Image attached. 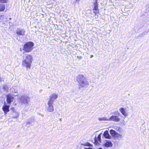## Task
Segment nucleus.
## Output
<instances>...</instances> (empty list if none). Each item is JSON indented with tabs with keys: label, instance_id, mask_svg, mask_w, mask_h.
Wrapping results in <instances>:
<instances>
[{
	"label": "nucleus",
	"instance_id": "21",
	"mask_svg": "<svg viewBox=\"0 0 149 149\" xmlns=\"http://www.w3.org/2000/svg\"><path fill=\"white\" fill-rule=\"evenodd\" d=\"M3 88L4 90L7 91L8 90V87L6 85L4 86L3 87Z\"/></svg>",
	"mask_w": 149,
	"mask_h": 149
},
{
	"label": "nucleus",
	"instance_id": "2",
	"mask_svg": "<svg viewBox=\"0 0 149 149\" xmlns=\"http://www.w3.org/2000/svg\"><path fill=\"white\" fill-rule=\"evenodd\" d=\"M76 80L78 83L79 88H86L89 85L88 82L86 80L85 77L83 75H78L77 77Z\"/></svg>",
	"mask_w": 149,
	"mask_h": 149
},
{
	"label": "nucleus",
	"instance_id": "19",
	"mask_svg": "<svg viewBox=\"0 0 149 149\" xmlns=\"http://www.w3.org/2000/svg\"><path fill=\"white\" fill-rule=\"evenodd\" d=\"M110 132V133L111 134L112 136H113L114 137L117 133V132L113 130H111Z\"/></svg>",
	"mask_w": 149,
	"mask_h": 149
},
{
	"label": "nucleus",
	"instance_id": "1",
	"mask_svg": "<svg viewBox=\"0 0 149 149\" xmlns=\"http://www.w3.org/2000/svg\"><path fill=\"white\" fill-rule=\"evenodd\" d=\"M33 60L32 56L31 55L28 54L24 56L22 63V66L26 67L27 70L30 69Z\"/></svg>",
	"mask_w": 149,
	"mask_h": 149
},
{
	"label": "nucleus",
	"instance_id": "18",
	"mask_svg": "<svg viewBox=\"0 0 149 149\" xmlns=\"http://www.w3.org/2000/svg\"><path fill=\"white\" fill-rule=\"evenodd\" d=\"M5 9V6L4 5L0 4V12L3 11Z\"/></svg>",
	"mask_w": 149,
	"mask_h": 149
},
{
	"label": "nucleus",
	"instance_id": "16",
	"mask_svg": "<svg viewBox=\"0 0 149 149\" xmlns=\"http://www.w3.org/2000/svg\"><path fill=\"white\" fill-rule=\"evenodd\" d=\"M103 136L106 138L107 139H109L111 137L108 131H106L104 132Z\"/></svg>",
	"mask_w": 149,
	"mask_h": 149
},
{
	"label": "nucleus",
	"instance_id": "26",
	"mask_svg": "<svg viewBox=\"0 0 149 149\" xmlns=\"http://www.w3.org/2000/svg\"><path fill=\"white\" fill-rule=\"evenodd\" d=\"M31 122H27L26 123V124H27V125L31 124Z\"/></svg>",
	"mask_w": 149,
	"mask_h": 149
},
{
	"label": "nucleus",
	"instance_id": "10",
	"mask_svg": "<svg viewBox=\"0 0 149 149\" xmlns=\"http://www.w3.org/2000/svg\"><path fill=\"white\" fill-rule=\"evenodd\" d=\"M10 106L7 104L6 102H4L2 108V109L5 115H6L7 113L9 112Z\"/></svg>",
	"mask_w": 149,
	"mask_h": 149
},
{
	"label": "nucleus",
	"instance_id": "27",
	"mask_svg": "<svg viewBox=\"0 0 149 149\" xmlns=\"http://www.w3.org/2000/svg\"><path fill=\"white\" fill-rule=\"evenodd\" d=\"M1 78H0V82H1Z\"/></svg>",
	"mask_w": 149,
	"mask_h": 149
},
{
	"label": "nucleus",
	"instance_id": "13",
	"mask_svg": "<svg viewBox=\"0 0 149 149\" xmlns=\"http://www.w3.org/2000/svg\"><path fill=\"white\" fill-rule=\"evenodd\" d=\"M58 96V95L55 93L52 94L49 96L50 99L49 101H51L52 102H53L54 100L57 98Z\"/></svg>",
	"mask_w": 149,
	"mask_h": 149
},
{
	"label": "nucleus",
	"instance_id": "9",
	"mask_svg": "<svg viewBox=\"0 0 149 149\" xmlns=\"http://www.w3.org/2000/svg\"><path fill=\"white\" fill-rule=\"evenodd\" d=\"M25 33V30L23 29L17 28L16 30V34L18 36H24Z\"/></svg>",
	"mask_w": 149,
	"mask_h": 149
},
{
	"label": "nucleus",
	"instance_id": "3",
	"mask_svg": "<svg viewBox=\"0 0 149 149\" xmlns=\"http://www.w3.org/2000/svg\"><path fill=\"white\" fill-rule=\"evenodd\" d=\"M33 46L34 44L33 42H28L24 45L23 50L26 52H30L33 49Z\"/></svg>",
	"mask_w": 149,
	"mask_h": 149
},
{
	"label": "nucleus",
	"instance_id": "12",
	"mask_svg": "<svg viewBox=\"0 0 149 149\" xmlns=\"http://www.w3.org/2000/svg\"><path fill=\"white\" fill-rule=\"evenodd\" d=\"M119 111L122 115L124 116H128V114L127 112V109L126 108L125 109L123 107H121Z\"/></svg>",
	"mask_w": 149,
	"mask_h": 149
},
{
	"label": "nucleus",
	"instance_id": "23",
	"mask_svg": "<svg viewBox=\"0 0 149 149\" xmlns=\"http://www.w3.org/2000/svg\"><path fill=\"white\" fill-rule=\"evenodd\" d=\"M10 110L12 111V112H14L16 111L14 107L11 108L10 109Z\"/></svg>",
	"mask_w": 149,
	"mask_h": 149
},
{
	"label": "nucleus",
	"instance_id": "11",
	"mask_svg": "<svg viewBox=\"0 0 149 149\" xmlns=\"http://www.w3.org/2000/svg\"><path fill=\"white\" fill-rule=\"evenodd\" d=\"M14 97L13 95L9 94L7 95V102L8 104H10L13 101Z\"/></svg>",
	"mask_w": 149,
	"mask_h": 149
},
{
	"label": "nucleus",
	"instance_id": "17",
	"mask_svg": "<svg viewBox=\"0 0 149 149\" xmlns=\"http://www.w3.org/2000/svg\"><path fill=\"white\" fill-rule=\"evenodd\" d=\"M98 120L99 121H109V118L105 117H103L102 118H98Z\"/></svg>",
	"mask_w": 149,
	"mask_h": 149
},
{
	"label": "nucleus",
	"instance_id": "20",
	"mask_svg": "<svg viewBox=\"0 0 149 149\" xmlns=\"http://www.w3.org/2000/svg\"><path fill=\"white\" fill-rule=\"evenodd\" d=\"M82 145L90 147H92L93 146V145L89 143H87L84 144H82Z\"/></svg>",
	"mask_w": 149,
	"mask_h": 149
},
{
	"label": "nucleus",
	"instance_id": "24",
	"mask_svg": "<svg viewBox=\"0 0 149 149\" xmlns=\"http://www.w3.org/2000/svg\"><path fill=\"white\" fill-rule=\"evenodd\" d=\"M98 140L100 142L101 141V135L100 134H99L97 136Z\"/></svg>",
	"mask_w": 149,
	"mask_h": 149
},
{
	"label": "nucleus",
	"instance_id": "5",
	"mask_svg": "<svg viewBox=\"0 0 149 149\" xmlns=\"http://www.w3.org/2000/svg\"><path fill=\"white\" fill-rule=\"evenodd\" d=\"M116 130L119 133L117 132L114 137L117 138V139H122L125 135L124 131L119 127H117Z\"/></svg>",
	"mask_w": 149,
	"mask_h": 149
},
{
	"label": "nucleus",
	"instance_id": "6",
	"mask_svg": "<svg viewBox=\"0 0 149 149\" xmlns=\"http://www.w3.org/2000/svg\"><path fill=\"white\" fill-rule=\"evenodd\" d=\"M120 115V113L117 112L116 113V115H113L109 118V120L118 122L120 120V118L118 117V116Z\"/></svg>",
	"mask_w": 149,
	"mask_h": 149
},
{
	"label": "nucleus",
	"instance_id": "14",
	"mask_svg": "<svg viewBox=\"0 0 149 149\" xmlns=\"http://www.w3.org/2000/svg\"><path fill=\"white\" fill-rule=\"evenodd\" d=\"M11 115L12 116V118H17L19 116V114L18 112L16 111L14 112H12L11 113Z\"/></svg>",
	"mask_w": 149,
	"mask_h": 149
},
{
	"label": "nucleus",
	"instance_id": "7",
	"mask_svg": "<svg viewBox=\"0 0 149 149\" xmlns=\"http://www.w3.org/2000/svg\"><path fill=\"white\" fill-rule=\"evenodd\" d=\"M53 103L50 101H48L47 102L48 106L46 107L47 111L48 112H53L54 111V108Z\"/></svg>",
	"mask_w": 149,
	"mask_h": 149
},
{
	"label": "nucleus",
	"instance_id": "15",
	"mask_svg": "<svg viewBox=\"0 0 149 149\" xmlns=\"http://www.w3.org/2000/svg\"><path fill=\"white\" fill-rule=\"evenodd\" d=\"M104 146L107 148L111 147L112 146V144L110 141H107L104 144Z\"/></svg>",
	"mask_w": 149,
	"mask_h": 149
},
{
	"label": "nucleus",
	"instance_id": "8",
	"mask_svg": "<svg viewBox=\"0 0 149 149\" xmlns=\"http://www.w3.org/2000/svg\"><path fill=\"white\" fill-rule=\"evenodd\" d=\"M94 8H93V10L94 13L95 14V15H97L98 13V8L97 7V0H94V1L93 2Z\"/></svg>",
	"mask_w": 149,
	"mask_h": 149
},
{
	"label": "nucleus",
	"instance_id": "22",
	"mask_svg": "<svg viewBox=\"0 0 149 149\" xmlns=\"http://www.w3.org/2000/svg\"><path fill=\"white\" fill-rule=\"evenodd\" d=\"M8 0H0V2L2 3H6Z\"/></svg>",
	"mask_w": 149,
	"mask_h": 149
},
{
	"label": "nucleus",
	"instance_id": "4",
	"mask_svg": "<svg viewBox=\"0 0 149 149\" xmlns=\"http://www.w3.org/2000/svg\"><path fill=\"white\" fill-rule=\"evenodd\" d=\"M30 101V98L27 95H24L20 97L19 99V102L26 106L28 105V103Z\"/></svg>",
	"mask_w": 149,
	"mask_h": 149
},
{
	"label": "nucleus",
	"instance_id": "25",
	"mask_svg": "<svg viewBox=\"0 0 149 149\" xmlns=\"http://www.w3.org/2000/svg\"><path fill=\"white\" fill-rule=\"evenodd\" d=\"M84 149H93L92 148H85Z\"/></svg>",
	"mask_w": 149,
	"mask_h": 149
}]
</instances>
